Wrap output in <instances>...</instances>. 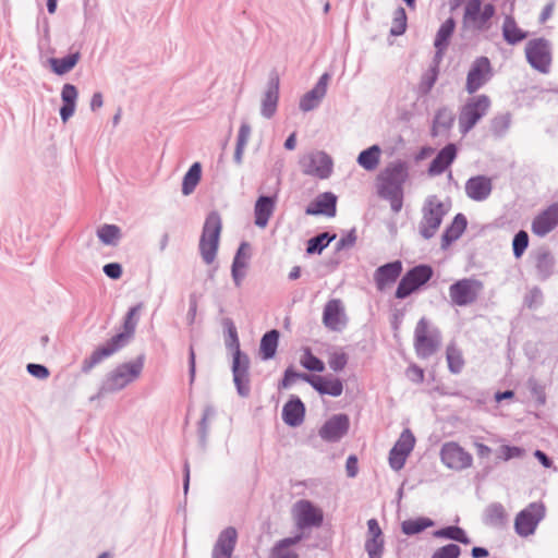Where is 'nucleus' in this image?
Masks as SVG:
<instances>
[{
  "label": "nucleus",
  "instance_id": "obj_15",
  "mask_svg": "<svg viewBox=\"0 0 558 558\" xmlns=\"http://www.w3.org/2000/svg\"><path fill=\"white\" fill-rule=\"evenodd\" d=\"M126 344L125 335H116L108 340L104 345L97 348L89 357H86L82 363V372L89 373L97 364L105 359L110 357L121 348Z\"/></svg>",
  "mask_w": 558,
  "mask_h": 558
},
{
  "label": "nucleus",
  "instance_id": "obj_55",
  "mask_svg": "<svg viewBox=\"0 0 558 558\" xmlns=\"http://www.w3.org/2000/svg\"><path fill=\"white\" fill-rule=\"evenodd\" d=\"M348 363V355L342 351H335L330 354L328 364L335 372L342 371Z\"/></svg>",
  "mask_w": 558,
  "mask_h": 558
},
{
  "label": "nucleus",
  "instance_id": "obj_38",
  "mask_svg": "<svg viewBox=\"0 0 558 558\" xmlns=\"http://www.w3.org/2000/svg\"><path fill=\"white\" fill-rule=\"evenodd\" d=\"M381 149L378 145H373L362 150L357 156V163L366 171L375 170L380 161Z\"/></svg>",
  "mask_w": 558,
  "mask_h": 558
},
{
  "label": "nucleus",
  "instance_id": "obj_23",
  "mask_svg": "<svg viewBox=\"0 0 558 558\" xmlns=\"http://www.w3.org/2000/svg\"><path fill=\"white\" fill-rule=\"evenodd\" d=\"M238 539V532L229 526L220 532L213 547L211 558H231Z\"/></svg>",
  "mask_w": 558,
  "mask_h": 558
},
{
  "label": "nucleus",
  "instance_id": "obj_28",
  "mask_svg": "<svg viewBox=\"0 0 558 558\" xmlns=\"http://www.w3.org/2000/svg\"><path fill=\"white\" fill-rule=\"evenodd\" d=\"M77 98L78 90L73 84L66 83L62 86L61 100L63 105L60 108V118L63 123H66L73 117Z\"/></svg>",
  "mask_w": 558,
  "mask_h": 558
},
{
  "label": "nucleus",
  "instance_id": "obj_41",
  "mask_svg": "<svg viewBox=\"0 0 558 558\" xmlns=\"http://www.w3.org/2000/svg\"><path fill=\"white\" fill-rule=\"evenodd\" d=\"M454 117L448 108H441L437 111L433 123V135H438L442 131L451 128Z\"/></svg>",
  "mask_w": 558,
  "mask_h": 558
},
{
  "label": "nucleus",
  "instance_id": "obj_39",
  "mask_svg": "<svg viewBox=\"0 0 558 558\" xmlns=\"http://www.w3.org/2000/svg\"><path fill=\"white\" fill-rule=\"evenodd\" d=\"M202 178V166L199 162H194L183 177L182 194L191 195L198 185Z\"/></svg>",
  "mask_w": 558,
  "mask_h": 558
},
{
  "label": "nucleus",
  "instance_id": "obj_14",
  "mask_svg": "<svg viewBox=\"0 0 558 558\" xmlns=\"http://www.w3.org/2000/svg\"><path fill=\"white\" fill-rule=\"evenodd\" d=\"M279 75L274 72L269 75L266 87L263 90L259 100V112L260 116L265 119H271L277 112L279 104Z\"/></svg>",
  "mask_w": 558,
  "mask_h": 558
},
{
  "label": "nucleus",
  "instance_id": "obj_19",
  "mask_svg": "<svg viewBox=\"0 0 558 558\" xmlns=\"http://www.w3.org/2000/svg\"><path fill=\"white\" fill-rule=\"evenodd\" d=\"M292 513L300 529L319 526L323 522V512L308 500L295 502Z\"/></svg>",
  "mask_w": 558,
  "mask_h": 558
},
{
  "label": "nucleus",
  "instance_id": "obj_33",
  "mask_svg": "<svg viewBox=\"0 0 558 558\" xmlns=\"http://www.w3.org/2000/svg\"><path fill=\"white\" fill-rule=\"evenodd\" d=\"M80 60L81 53L76 51L63 58H49L47 63L56 75L62 76L71 72Z\"/></svg>",
  "mask_w": 558,
  "mask_h": 558
},
{
  "label": "nucleus",
  "instance_id": "obj_6",
  "mask_svg": "<svg viewBox=\"0 0 558 558\" xmlns=\"http://www.w3.org/2000/svg\"><path fill=\"white\" fill-rule=\"evenodd\" d=\"M221 232V218L218 213H210L204 223L199 240V252L203 260L209 265L217 255Z\"/></svg>",
  "mask_w": 558,
  "mask_h": 558
},
{
  "label": "nucleus",
  "instance_id": "obj_22",
  "mask_svg": "<svg viewBox=\"0 0 558 558\" xmlns=\"http://www.w3.org/2000/svg\"><path fill=\"white\" fill-rule=\"evenodd\" d=\"M324 325L333 331L341 330L347 323L344 308L340 300L333 299L326 303L323 313Z\"/></svg>",
  "mask_w": 558,
  "mask_h": 558
},
{
  "label": "nucleus",
  "instance_id": "obj_35",
  "mask_svg": "<svg viewBox=\"0 0 558 558\" xmlns=\"http://www.w3.org/2000/svg\"><path fill=\"white\" fill-rule=\"evenodd\" d=\"M312 387L318 391L320 395H329L332 397L341 396L343 391L342 381L338 378H326L322 376H317L315 380H313Z\"/></svg>",
  "mask_w": 558,
  "mask_h": 558
},
{
  "label": "nucleus",
  "instance_id": "obj_10",
  "mask_svg": "<svg viewBox=\"0 0 558 558\" xmlns=\"http://www.w3.org/2000/svg\"><path fill=\"white\" fill-rule=\"evenodd\" d=\"M303 173L318 179H328L332 173V159L324 151H312L300 160Z\"/></svg>",
  "mask_w": 558,
  "mask_h": 558
},
{
  "label": "nucleus",
  "instance_id": "obj_52",
  "mask_svg": "<svg viewBox=\"0 0 558 558\" xmlns=\"http://www.w3.org/2000/svg\"><path fill=\"white\" fill-rule=\"evenodd\" d=\"M301 365L308 371L313 372H323L325 369V364L322 360L313 355L310 349L304 351L303 356L301 357Z\"/></svg>",
  "mask_w": 558,
  "mask_h": 558
},
{
  "label": "nucleus",
  "instance_id": "obj_2",
  "mask_svg": "<svg viewBox=\"0 0 558 558\" xmlns=\"http://www.w3.org/2000/svg\"><path fill=\"white\" fill-rule=\"evenodd\" d=\"M449 209L450 206L438 196H427L421 208V219L417 223L418 234L425 240L434 238Z\"/></svg>",
  "mask_w": 558,
  "mask_h": 558
},
{
  "label": "nucleus",
  "instance_id": "obj_59",
  "mask_svg": "<svg viewBox=\"0 0 558 558\" xmlns=\"http://www.w3.org/2000/svg\"><path fill=\"white\" fill-rule=\"evenodd\" d=\"M26 369L32 376L38 379H46L50 374L49 369L41 364L29 363L27 364Z\"/></svg>",
  "mask_w": 558,
  "mask_h": 558
},
{
  "label": "nucleus",
  "instance_id": "obj_48",
  "mask_svg": "<svg viewBox=\"0 0 558 558\" xmlns=\"http://www.w3.org/2000/svg\"><path fill=\"white\" fill-rule=\"evenodd\" d=\"M300 536L294 538H284L274 548L271 558H298V555L289 550V546L295 544Z\"/></svg>",
  "mask_w": 558,
  "mask_h": 558
},
{
  "label": "nucleus",
  "instance_id": "obj_46",
  "mask_svg": "<svg viewBox=\"0 0 558 558\" xmlns=\"http://www.w3.org/2000/svg\"><path fill=\"white\" fill-rule=\"evenodd\" d=\"M336 238V235H330L328 232L320 233L307 242L306 252L308 254H320L322 251L328 246V244Z\"/></svg>",
  "mask_w": 558,
  "mask_h": 558
},
{
  "label": "nucleus",
  "instance_id": "obj_8",
  "mask_svg": "<svg viewBox=\"0 0 558 558\" xmlns=\"http://www.w3.org/2000/svg\"><path fill=\"white\" fill-rule=\"evenodd\" d=\"M433 276V269L428 265H418L410 269L400 280L396 290L397 299H405L412 292L425 284Z\"/></svg>",
  "mask_w": 558,
  "mask_h": 558
},
{
  "label": "nucleus",
  "instance_id": "obj_1",
  "mask_svg": "<svg viewBox=\"0 0 558 558\" xmlns=\"http://www.w3.org/2000/svg\"><path fill=\"white\" fill-rule=\"evenodd\" d=\"M407 179L408 166L403 161L389 163L378 175V192L390 202L395 213L402 208L403 184Z\"/></svg>",
  "mask_w": 558,
  "mask_h": 558
},
{
  "label": "nucleus",
  "instance_id": "obj_42",
  "mask_svg": "<svg viewBox=\"0 0 558 558\" xmlns=\"http://www.w3.org/2000/svg\"><path fill=\"white\" fill-rule=\"evenodd\" d=\"M434 536L438 538H448L460 542L462 544H470L471 539L465 532L459 526H447L434 532Z\"/></svg>",
  "mask_w": 558,
  "mask_h": 558
},
{
  "label": "nucleus",
  "instance_id": "obj_58",
  "mask_svg": "<svg viewBox=\"0 0 558 558\" xmlns=\"http://www.w3.org/2000/svg\"><path fill=\"white\" fill-rule=\"evenodd\" d=\"M251 125L247 122L243 121L239 129L236 145L246 147L248 140L251 137Z\"/></svg>",
  "mask_w": 558,
  "mask_h": 558
},
{
  "label": "nucleus",
  "instance_id": "obj_31",
  "mask_svg": "<svg viewBox=\"0 0 558 558\" xmlns=\"http://www.w3.org/2000/svg\"><path fill=\"white\" fill-rule=\"evenodd\" d=\"M305 408L302 401L296 398L288 401L282 409V418L289 426L295 427L304 420Z\"/></svg>",
  "mask_w": 558,
  "mask_h": 558
},
{
  "label": "nucleus",
  "instance_id": "obj_3",
  "mask_svg": "<svg viewBox=\"0 0 558 558\" xmlns=\"http://www.w3.org/2000/svg\"><path fill=\"white\" fill-rule=\"evenodd\" d=\"M143 367L144 355L137 356L134 361L118 365L107 374L101 384L98 396L122 390L141 376Z\"/></svg>",
  "mask_w": 558,
  "mask_h": 558
},
{
  "label": "nucleus",
  "instance_id": "obj_13",
  "mask_svg": "<svg viewBox=\"0 0 558 558\" xmlns=\"http://www.w3.org/2000/svg\"><path fill=\"white\" fill-rule=\"evenodd\" d=\"M544 515L545 508L542 504H530L525 509L517 514L514 520L515 532L523 537L534 534Z\"/></svg>",
  "mask_w": 558,
  "mask_h": 558
},
{
  "label": "nucleus",
  "instance_id": "obj_26",
  "mask_svg": "<svg viewBox=\"0 0 558 558\" xmlns=\"http://www.w3.org/2000/svg\"><path fill=\"white\" fill-rule=\"evenodd\" d=\"M402 271V264L400 260L385 264L378 267L374 272V281L377 290L384 291L387 287L392 284Z\"/></svg>",
  "mask_w": 558,
  "mask_h": 558
},
{
  "label": "nucleus",
  "instance_id": "obj_4",
  "mask_svg": "<svg viewBox=\"0 0 558 558\" xmlns=\"http://www.w3.org/2000/svg\"><path fill=\"white\" fill-rule=\"evenodd\" d=\"M231 341L228 343L233 350L232 375L238 393L245 398L251 392L250 386V359L240 350L238 335L234 328L230 329Z\"/></svg>",
  "mask_w": 558,
  "mask_h": 558
},
{
  "label": "nucleus",
  "instance_id": "obj_51",
  "mask_svg": "<svg viewBox=\"0 0 558 558\" xmlns=\"http://www.w3.org/2000/svg\"><path fill=\"white\" fill-rule=\"evenodd\" d=\"M407 28V13L403 8H398L393 13V22L390 28L392 36H400Z\"/></svg>",
  "mask_w": 558,
  "mask_h": 558
},
{
  "label": "nucleus",
  "instance_id": "obj_40",
  "mask_svg": "<svg viewBox=\"0 0 558 558\" xmlns=\"http://www.w3.org/2000/svg\"><path fill=\"white\" fill-rule=\"evenodd\" d=\"M97 236L102 244L116 246L121 239V229L106 223L97 229Z\"/></svg>",
  "mask_w": 558,
  "mask_h": 558
},
{
  "label": "nucleus",
  "instance_id": "obj_44",
  "mask_svg": "<svg viewBox=\"0 0 558 558\" xmlns=\"http://www.w3.org/2000/svg\"><path fill=\"white\" fill-rule=\"evenodd\" d=\"M434 525V522L428 518H417L414 520H405L401 524V530L407 535L418 534L425 529Z\"/></svg>",
  "mask_w": 558,
  "mask_h": 558
},
{
  "label": "nucleus",
  "instance_id": "obj_37",
  "mask_svg": "<svg viewBox=\"0 0 558 558\" xmlns=\"http://www.w3.org/2000/svg\"><path fill=\"white\" fill-rule=\"evenodd\" d=\"M279 341V331L272 329L267 331L260 339L259 354L263 360L267 361L276 355Z\"/></svg>",
  "mask_w": 558,
  "mask_h": 558
},
{
  "label": "nucleus",
  "instance_id": "obj_5",
  "mask_svg": "<svg viewBox=\"0 0 558 558\" xmlns=\"http://www.w3.org/2000/svg\"><path fill=\"white\" fill-rule=\"evenodd\" d=\"M490 99L486 95L470 97L459 110L458 124L461 134H468L487 114Z\"/></svg>",
  "mask_w": 558,
  "mask_h": 558
},
{
  "label": "nucleus",
  "instance_id": "obj_49",
  "mask_svg": "<svg viewBox=\"0 0 558 558\" xmlns=\"http://www.w3.org/2000/svg\"><path fill=\"white\" fill-rule=\"evenodd\" d=\"M141 307H142V304H137L136 306L131 307L129 310L126 316H125V319H124V331L121 332L120 335H125L126 336V343L132 338V336H133V333L135 331V328H136V325H137V319L135 317L138 314Z\"/></svg>",
  "mask_w": 558,
  "mask_h": 558
},
{
  "label": "nucleus",
  "instance_id": "obj_56",
  "mask_svg": "<svg viewBox=\"0 0 558 558\" xmlns=\"http://www.w3.org/2000/svg\"><path fill=\"white\" fill-rule=\"evenodd\" d=\"M460 547L456 544H448L438 548L430 558H458L460 556Z\"/></svg>",
  "mask_w": 558,
  "mask_h": 558
},
{
  "label": "nucleus",
  "instance_id": "obj_63",
  "mask_svg": "<svg viewBox=\"0 0 558 558\" xmlns=\"http://www.w3.org/2000/svg\"><path fill=\"white\" fill-rule=\"evenodd\" d=\"M408 377L414 383H422L424 380V372L416 365H412L407 371Z\"/></svg>",
  "mask_w": 558,
  "mask_h": 558
},
{
  "label": "nucleus",
  "instance_id": "obj_18",
  "mask_svg": "<svg viewBox=\"0 0 558 558\" xmlns=\"http://www.w3.org/2000/svg\"><path fill=\"white\" fill-rule=\"evenodd\" d=\"M439 345V337L428 330V323L421 318L415 327V349L420 356L428 357L434 354Z\"/></svg>",
  "mask_w": 558,
  "mask_h": 558
},
{
  "label": "nucleus",
  "instance_id": "obj_34",
  "mask_svg": "<svg viewBox=\"0 0 558 558\" xmlns=\"http://www.w3.org/2000/svg\"><path fill=\"white\" fill-rule=\"evenodd\" d=\"M465 228L466 218L462 214H458L441 236V247L447 248L452 242L458 240Z\"/></svg>",
  "mask_w": 558,
  "mask_h": 558
},
{
  "label": "nucleus",
  "instance_id": "obj_25",
  "mask_svg": "<svg viewBox=\"0 0 558 558\" xmlns=\"http://www.w3.org/2000/svg\"><path fill=\"white\" fill-rule=\"evenodd\" d=\"M492 179L485 175L470 178L465 183V193L468 197L476 202L487 199L492 193Z\"/></svg>",
  "mask_w": 558,
  "mask_h": 558
},
{
  "label": "nucleus",
  "instance_id": "obj_45",
  "mask_svg": "<svg viewBox=\"0 0 558 558\" xmlns=\"http://www.w3.org/2000/svg\"><path fill=\"white\" fill-rule=\"evenodd\" d=\"M506 520V510L501 504L489 505L485 511V522L489 525H501Z\"/></svg>",
  "mask_w": 558,
  "mask_h": 558
},
{
  "label": "nucleus",
  "instance_id": "obj_47",
  "mask_svg": "<svg viewBox=\"0 0 558 558\" xmlns=\"http://www.w3.org/2000/svg\"><path fill=\"white\" fill-rule=\"evenodd\" d=\"M447 362L451 373L458 374L462 371L464 361L461 351L457 347L449 345L447 348Z\"/></svg>",
  "mask_w": 558,
  "mask_h": 558
},
{
  "label": "nucleus",
  "instance_id": "obj_7",
  "mask_svg": "<svg viewBox=\"0 0 558 558\" xmlns=\"http://www.w3.org/2000/svg\"><path fill=\"white\" fill-rule=\"evenodd\" d=\"M495 11V7L490 3L482 5L481 0H468L464 7L463 25L475 31L487 29Z\"/></svg>",
  "mask_w": 558,
  "mask_h": 558
},
{
  "label": "nucleus",
  "instance_id": "obj_30",
  "mask_svg": "<svg viewBox=\"0 0 558 558\" xmlns=\"http://www.w3.org/2000/svg\"><path fill=\"white\" fill-rule=\"evenodd\" d=\"M457 148L454 144L445 146L430 162L428 173L430 175L441 174L456 159Z\"/></svg>",
  "mask_w": 558,
  "mask_h": 558
},
{
  "label": "nucleus",
  "instance_id": "obj_27",
  "mask_svg": "<svg viewBox=\"0 0 558 558\" xmlns=\"http://www.w3.org/2000/svg\"><path fill=\"white\" fill-rule=\"evenodd\" d=\"M337 196L331 192L319 194L305 209L306 215H325L333 217L336 215Z\"/></svg>",
  "mask_w": 558,
  "mask_h": 558
},
{
  "label": "nucleus",
  "instance_id": "obj_12",
  "mask_svg": "<svg viewBox=\"0 0 558 558\" xmlns=\"http://www.w3.org/2000/svg\"><path fill=\"white\" fill-rule=\"evenodd\" d=\"M440 460L450 470L462 471L472 466L473 457L456 441H447L440 448Z\"/></svg>",
  "mask_w": 558,
  "mask_h": 558
},
{
  "label": "nucleus",
  "instance_id": "obj_54",
  "mask_svg": "<svg viewBox=\"0 0 558 558\" xmlns=\"http://www.w3.org/2000/svg\"><path fill=\"white\" fill-rule=\"evenodd\" d=\"M384 539H367L365 541V550L368 558H383L384 554Z\"/></svg>",
  "mask_w": 558,
  "mask_h": 558
},
{
  "label": "nucleus",
  "instance_id": "obj_60",
  "mask_svg": "<svg viewBox=\"0 0 558 558\" xmlns=\"http://www.w3.org/2000/svg\"><path fill=\"white\" fill-rule=\"evenodd\" d=\"M367 539H384L381 529L376 519L367 521Z\"/></svg>",
  "mask_w": 558,
  "mask_h": 558
},
{
  "label": "nucleus",
  "instance_id": "obj_29",
  "mask_svg": "<svg viewBox=\"0 0 558 558\" xmlns=\"http://www.w3.org/2000/svg\"><path fill=\"white\" fill-rule=\"evenodd\" d=\"M276 207V197L260 196L255 203L254 215L255 225L258 228H266L270 217L272 216Z\"/></svg>",
  "mask_w": 558,
  "mask_h": 558
},
{
  "label": "nucleus",
  "instance_id": "obj_9",
  "mask_svg": "<svg viewBox=\"0 0 558 558\" xmlns=\"http://www.w3.org/2000/svg\"><path fill=\"white\" fill-rule=\"evenodd\" d=\"M482 290L483 283L480 280L464 278L450 286L449 296L454 305L466 306L476 301Z\"/></svg>",
  "mask_w": 558,
  "mask_h": 558
},
{
  "label": "nucleus",
  "instance_id": "obj_20",
  "mask_svg": "<svg viewBox=\"0 0 558 558\" xmlns=\"http://www.w3.org/2000/svg\"><path fill=\"white\" fill-rule=\"evenodd\" d=\"M329 81H330V74L324 73L319 77L316 85L311 90L305 93L302 96V98L300 99V102H299L300 110H302L303 112H308V111H312L315 108H317L319 106V104L322 102V100L324 99V97L326 96Z\"/></svg>",
  "mask_w": 558,
  "mask_h": 558
},
{
  "label": "nucleus",
  "instance_id": "obj_36",
  "mask_svg": "<svg viewBox=\"0 0 558 558\" xmlns=\"http://www.w3.org/2000/svg\"><path fill=\"white\" fill-rule=\"evenodd\" d=\"M502 36L509 45H515L527 37V33L521 29L511 15L505 17Z\"/></svg>",
  "mask_w": 558,
  "mask_h": 558
},
{
  "label": "nucleus",
  "instance_id": "obj_64",
  "mask_svg": "<svg viewBox=\"0 0 558 558\" xmlns=\"http://www.w3.org/2000/svg\"><path fill=\"white\" fill-rule=\"evenodd\" d=\"M355 241H356V235H355L354 231H351L349 234H347L345 236L341 238L338 241L337 250L340 251L345 247H351V246H353Z\"/></svg>",
  "mask_w": 558,
  "mask_h": 558
},
{
  "label": "nucleus",
  "instance_id": "obj_24",
  "mask_svg": "<svg viewBox=\"0 0 558 558\" xmlns=\"http://www.w3.org/2000/svg\"><path fill=\"white\" fill-rule=\"evenodd\" d=\"M558 225V204L550 205L537 215L532 222V232L538 236H545Z\"/></svg>",
  "mask_w": 558,
  "mask_h": 558
},
{
  "label": "nucleus",
  "instance_id": "obj_11",
  "mask_svg": "<svg viewBox=\"0 0 558 558\" xmlns=\"http://www.w3.org/2000/svg\"><path fill=\"white\" fill-rule=\"evenodd\" d=\"M525 54L532 68L547 73L551 63V45L545 38L530 40L525 47Z\"/></svg>",
  "mask_w": 558,
  "mask_h": 558
},
{
  "label": "nucleus",
  "instance_id": "obj_61",
  "mask_svg": "<svg viewBox=\"0 0 558 558\" xmlns=\"http://www.w3.org/2000/svg\"><path fill=\"white\" fill-rule=\"evenodd\" d=\"M215 413L214 409L211 407H206L203 413V417L199 422V437L202 441H205L207 430H208V420L210 416H213Z\"/></svg>",
  "mask_w": 558,
  "mask_h": 558
},
{
  "label": "nucleus",
  "instance_id": "obj_32",
  "mask_svg": "<svg viewBox=\"0 0 558 558\" xmlns=\"http://www.w3.org/2000/svg\"><path fill=\"white\" fill-rule=\"evenodd\" d=\"M456 27V23L453 19L446 20L439 27L434 46L436 48L435 59H437V62H440L442 59L444 51L448 47V41L453 34Z\"/></svg>",
  "mask_w": 558,
  "mask_h": 558
},
{
  "label": "nucleus",
  "instance_id": "obj_62",
  "mask_svg": "<svg viewBox=\"0 0 558 558\" xmlns=\"http://www.w3.org/2000/svg\"><path fill=\"white\" fill-rule=\"evenodd\" d=\"M105 275L110 279L118 280L122 276V266L119 263H109L106 264L102 268Z\"/></svg>",
  "mask_w": 558,
  "mask_h": 558
},
{
  "label": "nucleus",
  "instance_id": "obj_50",
  "mask_svg": "<svg viewBox=\"0 0 558 558\" xmlns=\"http://www.w3.org/2000/svg\"><path fill=\"white\" fill-rule=\"evenodd\" d=\"M510 124H511L510 113L507 112V113L498 114L490 122L492 132L496 136H502L509 130Z\"/></svg>",
  "mask_w": 558,
  "mask_h": 558
},
{
  "label": "nucleus",
  "instance_id": "obj_43",
  "mask_svg": "<svg viewBox=\"0 0 558 558\" xmlns=\"http://www.w3.org/2000/svg\"><path fill=\"white\" fill-rule=\"evenodd\" d=\"M438 64L439 62L434 58V64L423 74L418 85V92L422 95L428 94L435 85L438 77Z\"/></svg>",
  "mask_w": 558,
  "mask_h": 558
},
{
  "label": "nucleus",
  "instance_id": "obj_53",
  "mask_svg": "<svg viewBox=\"0 0 558 558\" xmlns=\"http://www.w3.org/2000/svg\"><path fill=\"white\" fill-rule=\"evenodd\" d=\"M529 245V235L525 231H519L512 242L513 254L517 258L521 257Z\"/></svg>",
  "mask_w": 558,
  "mask_h": 558
},
{
  "label": "nucleus",
  "instance_id": "obj_16",
  "mask_svg": "<svg viewBox=\"0 0 558 558\" xmlns=\"http://www.w3.org/2000/svg\"><path fill=\"white\" fill-rule=\"evenodd\" d=\"M414 445V435L409 428H405L389 452V464L392 470L399 471L404 466L407 458L412 452Z\"/></svg>",
  "mask_w": 558,
  "mask_h": 558
},
{
  "label": "nucleus",
  "instance_id": "obj_17",
  "mask_svg": "<svg viewBox=\"0 0 558 558\" xmlns=\"http://www.w3.org/2000/svg\"><path fill=\"white\" fill-rule=\"evenodd\" d=\"M492 76V66L488 58H476L468 73L465 89L469 94H474L484 86Z\"/></svg>",
  "mask_w": 558,
  "mask_h": 558
},
{
  "label": "nucleus",
  "instance_id": "obj_21",
  "mask_svg": "<svg viewBox=\"0 0 558 558\" xmlns=\"http://www.w3.org/2000/svg\"><path fill=\"white\" fill-rule=\"evenodd\" d=\"M350 421L345 414L331 416L319 429V436L329 442L340 440L349 430Z\"/></svg>",
  "mask_w": 558,
  "mask_h": 558
},
{
  "label": "nucleus",
  "instance_id": "obj_57",
  "mask_svg": "<svg viewBox=\"0 0 558 558\" xmlns=\"http://www.w3.org/2000/svg\"><path fill=\"white\" fill-rule=\"evenodd\" d=\"M500 458L508 461L513 458H521L524 454V450L520 447L502 446L500 448Z\"/></svg>",
  "mask_w": 558,
  "mask_h": 558
}]
</instances>
